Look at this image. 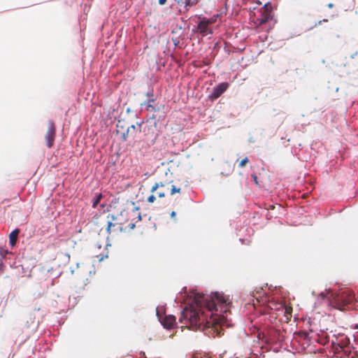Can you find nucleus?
Listing matches in <instances>:
<instances>
[{"mask_svg": "<svg viewBox=\"0 0 358 358\" xmlns=\"http://www.w3.org/2000/svg\"><path fill=\"white\" fill-rule=\"evenodd\" d=\"M229 87V83H220L217 86L215 87L213 89L212 92L209 95V98L211 100L217 99L218 97H220Z\"/></svg>", "mask_w": 358, "mask_h": 358, "instance_id": "nucleus-8", "label": "nucleus"}, {"mask_svg": "<svg viewBox=\"0 0 358 358\" xmlns=\"http://www.w3.org/2000/svg\"><path fill=\"white\" fill-rule=\"evenodd\" d=\"M56 136V127L52 120H49L48 129L45 134V140L48 148H50L53 146Z\"/></svg>", "mask_w": 358, "mask_h": 358, "instance_id": "nucleus-6", "label": "nucleus"}, {"mask_svg": "<svg viewBox=\"0 0 358 358\" xmlns=\"http://www.w3.org/2000/svg\"><path fill=\"white\" fill-rule=\"evenodd\" d=\"M198 29L203 36L212 34V31L208 29V25L203 20L199 22L198 24Z\"/></svg>", "mask_w": 358, "mask_h": 358, "instance_id": "nucleus-11", "label": "nucleus"}, {"mask_svg": "<svg viewBox=\"0 0 358 358\" xmlns=\"http://www.w3.org/2000/svg\"><path fill=\"white\" fill-rule=\"evenodd\" d=\"M229 298L224 294L215 292L210 296L203 294L194 293L192 303L189 308H185L180 315L179 321L186 327L192 330H200L206 335L212 337L220 336L222 331L221 323L222 318L211 316L209 321H206L201 308L206 307L209 311L218 310V306H224L227 304Z\"/></svg>", "mask_w": 358, "mask_h": 358, "instance_id": "nucleus-1", "label": "nucleus"}, {"mask_svg": "<svg viewBox=\"0 0 358 358\" xmlns=\"http://www.w3.org/2000/svg\"><path fill=\"white\" fill-rule=\"evenodd\" d=\"M331 296L333 297L330 300L331 304L339 310L345 309L346 306L355 301V294L350 290L343 291L334 296L331 294Z\"/></svg>", "mask_w": 358, "mask_h": 358, "instance_id": "nucleus-3", "label": "nucleus"}, {"mask_svg": "<svg viewBox=\"0 0 358 358\" xmlns=\"http://www.w3.org/2000/svg\"><path fill=\"white\" fill-rule=\"evenodd\" d=\"M167 0H159V3L160 5H164L166 3Z\"/></svg>", "mask_w": 358, "mask_h": 358, "instance_id": "nucleus-25", "label": "nucleus"}, {"mask_svg": "<svg viewBox=\"0 0 358 358\" xmlns=\"http://www.w3.org/2000/svg\"><path fill=\"white\" fill-rule=\"evenodd\" d=\"M148 96H153V94L152 93H148Z\"/></svg>", "mask_w": 358, "mask_h": 358, "instance_id": "nucleus-29", "label": "nucleus"}, {"mask_svg": "<svg viewBox=\"0 0 358 358\" xmlns=\"http://www.w3.org/2000/svg\"><path fill=\"white\" fill-rule=\"evenodd\" d=\"M203 21L206 22V24L209 26L210 24H212L215 22L216 18L215 17H211L210 19H203Z\"/></svg>", "mask_w": 358, "mask_h": 358, "instance_id": "nucleus-19", "label": "nucleus"}, {"mask_svg": "<svg viewBox=\"0 0 358 358\" xmlns=\"http://www.w3.org/2000/svg\"><path fill=\"white\" fill-rule=\"evenodd\" d=\"M165 192L162 188L159 189V191L157 192V195L159 198H164L165 196Z\"/></svg>", "mask_w": 358, "mask_h": 358, "instance_id": "nucleus-21", "label": "nucleus"}, {"mask_svg": "<svg viewBox=\"0 0 358 358\" xmlns=\"http://www.w3.org/2000/svg\"><path fill=\"white\" fill-rule=\"evenodd\" d=\"M128 215L129 212L127 211H122L116 216L108 214L105 220L107 233L115 236L119 233L128 231V227L127 228V227L121 223V220H124V217H128Z\"/></svg>", "mask_w": 358, "mask_h": 358, "instance_id": "nucleus-2", "label": "nucleus"}, {"mask_svg": "<svg viewBox=\"0 0 358 358\" xmlns=\"http://www.w3.org/2000/svg\"><path fill=\"white\" fill-rule=\"evenodd\" d=\"M120 124L121 122H119L117 124V133L120 134L122 141H126L130 137V134L128 131V128L127 127L126 130L124 131V126Z\"/></svg>", "mask_w": 358, "mask_h": 358, "instance_id": "nucleus-10", "label": "nucleus"}, {"mask_svg": "<svg viewBox=\"0 0 358 358\" xmlns=\"http://www.w3.org/2000/svg\"><path fill=\"white\" fill-rule=\"evenodd\" d=\"M320 296H321V298H322V299H324L327 296L326 294H324V292H321V293L320 294Z\"/></svg>", "mask_w": 358, "mask_h": 358, "instance_id": "nucleus-26", "label": "nucleus"}, {"mask_svg": "<svg viewBox=\"0 0 358 358\" xmlns=\"http://www.w3.org/2000/svg\"><path fill=\"white\" fill-rule=\"evenodd\" d=\"M249 162L248 157H245L243 159L238 162V166L241 168L244 167Z\"/></svg>", "mask_w": 358, "mask_h": 358, "instance_id": "nucleus-18", "label": "nucleus"}, {"mask_svg": "<svg viewBox=\"0 0 358 358\" xmlns=\"http://www.w3.org/2000/svg\"><path fill=\"white\" fill-rule=\"evenodd\" d=\"M357 56V52H356L354 55H351L350 56V59H352L354 58V56Z\"/></svg>", "mask_w": 358, "mask_h": 358, "instance_id": "nucleus-28", "label": "nucleus"}, {"mask_svg": "<svg viewBox=\"0 0 358 358\" xmlns=\"http://www.w3.org/2000/svg\"><path fill=\"white\" fill-rule=\"evenodd\" d=\"M261 10V17H257L255 22V23L257 24L259 26L267 22L269 20H271L272 18L271 15L272 11V6L270 3H266L263 8H262Z\"/></svg>", "mask_w": 358, "mask_h": 358, "instance_id": "nucleus-7", "label": "nucleus"}, {"mask_svg": "<svg viewBox=\"0 0 358 358\" xmlns=\"http://www.w3.org/2000/svg\"><path fill=\"white\" fill-rule=\"evenodd\" d=\"M176 212H175V211H172V212L171 213V217L172 218H175V217H176Z\"/></svg>", "mask_w": 358, "mask_h": 358, "instance_id": "nucleus-27", "label": "nucleus"}, {"mask_svg": "<svg viewBox=\"0 0 358 358\" xmlns=\"http://www.w3.org/2000/svg\"><path fill=\"white\" fill-rule=\"evenodd\" d=\"M155 101L154 99H150L148 101H145L142 103V106H145L146 110L152 113L151 118L157 120H159L162 117H164V106L162 104L160 105H153L152 103Z\"/></svg>", "mask_w": 358, "mask_h": 358, "instance_id": "nucleus-4", "label": "nucleus"}, {"mask_svg": "<svg viewBox=\"0 0 358 358\" xmlns=\"http://www.w3.org/2000/svg\"><path fill=\"white\" fill-rule=\"evenodd\" d=\"M181 192V188L177 187L176 185H172L171 188V194L173 195L176 193H180Z\"/></svg>", "mask_w": 358, "mask_h": 358, "instance_id": "nucleus-17", "label": "nucleus"}, {"mask_svg": "<svg viewBox=\"0 0 358 358\" xmlns=\"http://www.w3.org/2000/svg\"><path fill=\"white\" fill-rule=\"evenodd\" d=\"M103 259V257H101V258H99V261H102Z\"/></svg>", "mask_w": 358, "mask_h": 358, "instance_id": "nucleus-31", "label": "nucleus"}, {"mask_svg": "<svg viewBox=\"0 0 358 358\" xmlns=\"http://www.w3.org/2000/svg\"><path fill=\"white\" fill-rule=\"evenodd\" d=\"M282 310L284 311V315L288 322L292 318V308L291 306H284L282 308Z\"/></svg>", "mask_w": 358, "mask_h": 358, "instance_id": "nucleus-15", "label": "nucleus"}, {"mask_svg": "<svg viewBox=\"0 0 358 358\" xmlns=\"http://www.w3.org/2000/svg\"><path fill=\"white\" fill-rule=\"evenodd\" d=\"M20 234V229H15L13 230L9 235V243L12 246H14L16 244L17 241V236Z\"/></svg>", "mask_w": 358, "mask_h": 358, "instance_id": "nucleus-12", "label": "nucleus"}, {"mask_svg": "<svg viewBox=\"0 0 358 358\" xmlns=\"http://www.w3.org/2000/svg\"><path fill=\"white\" fill-rule=\"evenodd\" d=\"M101 194H99L93 201V207H96L97 204L100 202V199H101Z\"/></svg>", "mask_w": 358, "mask_h": 358, "instance_id": "nucleus-22", "label": "nucleus"}, {"mask_svg": "<svg viewBox=\"0 0 358 358\" xmlns=\"http://www.w3.org/2000/svg\"><path fill=\"white\" fill-rule=\"evenodd\" d=\"M155 200H156V197L153 194L150 195L147 199L148 202L151 203H154L155 201Z\"/></svg>", "mask_w": 358, "mask_h": 358, "instance_id": "nucleus-23", "label": "nucleus"}, {"mask_svg": "<svg viewBox=\"0 0 358 358\" xmlns=\"http://www.w3.org/2000/svg\"><path fill=\"white\" fill-rule=\"evenodd\" d=\"M162 324L166 329H172L176 325V319L174 315H166L162 320Z\"/></svg>", "mask_w": 358, "mask_h": 358, "instance_id": "nucleus-9", "label": "nucleus"}, {"mask_svg": "<svg viewBox=\"0 0 358 358\" xmlns=\"http://www.w3.org/2000/svg\"><path fill=\"white\" fill-rule=\"evenodd\" d=\"M199 0H178V3L185 5V7L187 8V7H192L198 3Z\"/></svg>", "mask_w": 358, "mask_h": 358, "instance_id": "nucleus-14", "label": "nucleus"}, {"mask_svg": "<svg viewBox=\"0 0 358 358\" xmlns=\"http://www.w3.org/2000/svg\"><path fill=\"white\" fill-rule=\"evenodd\" d=\"M252 178H253V180L255 182V184L259 185L257 176L255 174H252Z\"/></svg>", "mask_w": 358, "mask_h": 358, "instance_id": "nucleus-24", "label": "nucleus"}, {"mask_svg": "<svg viewBox=\"0 0 358 358\" xmlns=\"http://www.w3.org/2000/svg\"><path fill=\"white\" fill-rule=\"evenodd\" d=\"M127 128L130 137L134 138L136 134V127L134 124H131V126H128Z\"/></svg>", "mask_w": 358, "mask_h": 358, "instance_id": "nucleus-16", "label": "nucleus"}, {"mask_svg": "<svg viewBox=\"0 0 358 358\" xmlns=\"http://www.w3.org/2000/svg\"><path fill=\"white\" fill-rule=\"evenodd\" d=\"M138 127H139V131H141V124H138Z\"/></svg>", "mask_w": 358, "mask_h": 358, "instance_id": "nucleus-30", "label": "nucleus"}, {"mask_svg": "<svg viewBox=\"0 0 358 358\" xmlns=\"http://www.w3.org/2000/svg\"><path fill=\"white\" fill-rule=\"evenodd\" d=\"M138 210V208H134L132 212H129L128 217H124V220H121V223L127 228L128 227V231L134 229L136 222L141 220V215Z\"/></svg>", "mask_w": 358, "mask_h": 358, "instance_id": "nucleus-5", "label": "nucleus"}, {"mask_svg": "<svg viewBox=\"0 0 358 358\" xmlns=\"http://www.w3.org/2000/svg\"><path fill=\"white\" fill-rule=\"evenodd\" d=\"M9 252L8 251V250L6 249H4L3 248H0V256L3 258H4L6 255H8Z\"/></svg>", "mask_w": 358, "mask_h": 358, "instance_id": "nucleus-20", "label": "nucleus"}, {"mask_svg": "<svg viewBox=\"0 0 358 358\" xmlns=\"http://www.w3.org/2000/svg\"><path fill=\"white\" fill-rule=\"evenodd\" d=\"M170 182H155V185L152 187L151 189H150V192L152 193L153 192H155L157 190H158L159 189L162 188V189H164V187H166L168 185H169Z\"/></svg>", "mask_w": 358, "mask_h": 358, "instance_id": "nucleus-13", "label": "nucleus"}, {"mask_svg": "<svg viewBox=\"0 0 358 358\" xmlns=\"http://www.w3.org/2000/svg\"><path fill=\"white\" fill-rule=\"evenodd\" d=\"M329 6L330 8H331V7L333 6V5H332L331 3H330V4L329 5Z\"/></svg>", "mask_w": 358, "mask_h": 358, "instance_id": "nucleus-32", "label": "nucleus"}]
</instances>
